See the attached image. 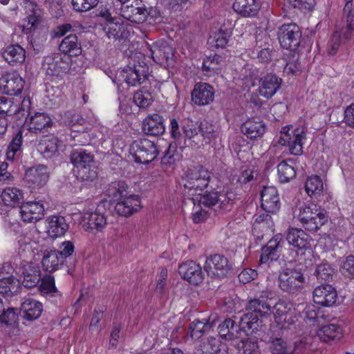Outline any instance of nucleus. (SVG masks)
<instances>
[{
	"mask_svg": "<svg viewBox=\"0 0 354 354\" xmlns=\"http://www.w3.org/2000/svg\"><path fill=\"white\" fill-rule=\"evenodd\" d=\"M212 179V174L202 165L188 168L182 177V182L185 189L189 191H200L207 189L205 192L198 194L200 205L213 207L218 204L220 208H225L232 203L234 196L232 192L221 193L215 189H208Z\"/></svg>",
	"mask_w": 354,
	"mask_h": 354,
	"instance_id": "f257e3e1",
	"label": "nucleus"
},
{
	"mask_svg": "<svg viewBox=\"0 0 354 354\" xmlns=\"http://www.w3.org/2000/svg\"><path fill=\"white\" fill-rule=\"evenodd\" d=\"M71 162L78 180L93 181L98 174V167L94 155L83 149H74L70 153Z\"/></svg>",
	"mask_w": 354,
	"mask_h": 354,
	"instance_id": "f03ea898",
	"label": "nucleus"
},
{
	"mask_svg": "<svg viewBox=\"0 0 354 354\" xmlns=\"http://www.w3.org/2000/svg\"><path fill=\"white\" fill-rule=\"evenodd\" d=\"M306 267L304 265L285 264L282 272L279 275V286L281 290L288 293H295L300 291L306 282L304 277Z\"/></svg>",
	"mask_w": 354,
	"mask_h": 354,
	"instance_id": "7ed1b4c3",
	"label": "nucleus"
},
{
	"mask_svg": "<svg viewBox=\"0 0 354 354\" xmlns=\"http://www.w3.org/2000/svg\"><path fill=\"white\" fill-rule=\"evenodd\" d=\"M145 59L143 54L136 53L131 57L128 65L123 68L122 76L129 86H140L149 79V67Z\"/></svg>",
	"mask_w": 354,
	"mask_h": 354,
	"instance_id": "20e7f679",
	"label": "nucleus"
},
{
	"mask_svg": "<svg viewBox=\"0 0 354 354\" xmlns=\"http://www.w3.org/2000/svg\"><path fill=\"white\" fill-rule=\"evenodd\" d=\"M297 217L302 226L310 232H316L328 221L326 212L314 203L301 205Z\"/></svg>",
	"mask_w": 354,
	"mask_h": 354,
	"instance_id": "39448f33",
	"label": "nucleus"
},
{
	"mask_svg": "<svg viewBox=\"0 0 354 354\" xmlns=\"http://www.w3.org/2000/svg\"><path fill=\"white\" fill-rule=\"evenodd\" d=\"M250 318L242 316L239 324L231 318L225 319L218 326L220 337L225 340H234L241 338L242 333L248 335V333L257 332V324L250 323Z\"/></svg>",
	"mask_w": 354,
	"mask_h": 354,
	"instance_id": "423d86ee",
	"label": "nucleus"
},
{
	"mask_svg": "<svg viewBox=\"0 0 354 354\" xmlns=\"http://www.w3.org/2000/svg\"><path fill=\"white\" fill-rule=\"evenodd\" d=\"M130 153L136 162L147 165L156 158L159 151L154 141L139 138L131 143Z\"/></svg>",
	"mask_w": 354,
	"mask_h": 354,
	"instance_id": "0eeeda50",
	"label": "nucleus"
},
{
	"mask_svg": "<svg viewBox=\"0 0 354 354\" xmlns=\"http://www.w3.org/2000/svg\"><path fill=\"white\" fill-rule=\"evenodd\" d=\"M204 270L212 279H221L232 272L233 265L225 255L214 254L207 257Z\"/></svg>",
	"mask_w": 354,
	"mask_h": 354,
	"instance_id": "6e6552de",
	"label": "nucleus"
},
{
	"mask_svg": "<svg viewBox=\"0 0 354 354\" xmlns=\"http://www.w3.org/2000/svg\"><path fill=\"white\" fill-rule=\"evenodd\" d=\"M277 37L283 48L295 53L300 46L301 31L295 24H283L279 28Z\"/></svg>",
	"mask_w": 354,
	"mask_h": 354,
	"instance_id": "1a4fd4ad",
	"label": "nucleus"
},
{
	"mask_svg": "<svg viewBox=\"0 0 354 354\" xmlns=\"http://www.w3.org/2000/svg\"><path fill=\"white\" fill-rule=\"evenodd\" d=\"M272 304L259 300L257 298L250 299L245 306L246 313L243 316H247L250 318V324L253 323L257 324V331L260 330L262 326V321L260 317H268L272 314Z\"/></svg>",
	"mask_w": 354,
	"mask_h": 354,
	"instance_id": "9d476101",
	"label": "nucleus"
},
{
	"mask_svg": "<svg viewBox=\"0 0 354 354\" xmlns=\"http://www.w3.org/2000/svg\"><path fill=\"white\" fill-rule=\"evenodd\" d=\"M48 167L44 165H38L28 168L24 174V185L31 189H39L43 187L49 179Z\"/></svg>",
	"mask_w": 354,
	"mask_h": 354,
	"instance_id": "9b49d317",
	"label": "nucleus"
},
{
	"mask_svg": "<svg viewBox=\"0 0 354 354\" xmlns=\"http://www.w3.org/2000/svg\"><path fill=\"white\" fill-rule=\"evenodd\" d=\"M284 240L281 234H277L270 239L261 248L260 263L267 264L270 267L271 263L277 261L281 255V249Z\"/></svg>",
	"mask_w": 354,
	"mask_h": 354,
	"instance_id": "f8f14e48",
	"label": "nucleus"
},
{
	"mask_svg": "<svg viewBox=\"0 0 354 354\" xmlns=\"http://www.w3.org/2000/svg\"><path fill=\"white\" fill-rule=\"evenodd\" d=\"M281 135L278 143L281 145H288L290 153L299 156L303 152L302 140L306 138V133L303 130L296 129L292 134L288 131H281Z\"/></svg>",
	"mask_w": 354,
	"mask_h": 354,
	"instance_id": "ddd939ff",
	"label": "nucleus"
},
{
	"mask_svg": "<svg viewBox=\"0 0 354 354\" xmlns=\"http://www.w3.org/2000/svg\"><path fill=\"white\" fill-rule=\"evenodd\" d=\"M153 60L165 68L173 67L174 50L166 42H157L151 48Z\"/></svg>",
	"mask_w": 354,
	"mask_h": 354,
	"instance_id": "4468645a",
	"label": "nucleus"
},
{
	"mask_svg": "<svg viewBox=\"0 0 354 354\" xmlns=\"http://www.w3.org/2000/svg\"><path fill=\"white\" fill-rule=\"evenodd\" d=\"M178 273L183 279L195 286L201 284L205 279L202 268L194 261H187L180 264Z\"/></svg>",
	"mask_w": 354,
	"mask_h": 354,
	"instance_id": "2eb2a0df",
	"label": "nucleus"
},
{
	"mask_svg": "<svg viewBox=\"0 0 354 354\" xmlns=\"http://www.w3.org/2000/svg\"><path fill=\"white\" fill-rule=\"evenodd\" d=\"M24 81L17 73H8L0 78V88L8 95L17 96L21 93Z\"/></svg>",
	"mask_w": 354,
	"mask_h": 354,
	"instance_id": "dca6fc26",
	"label": "nucleus"
},
{
	"mask_svg": "<svg viewBox=\"0 0 354 354\" xmlns=\"http://www.w3.org/2000/svg\"><path fill=\"white\" fill-rule=\"evenodd\" d=\"M214 88L209 84L198 82L192 91V100L196 105L205 106L214 101Z\"/></svg>",
	"mask_w": 354,
	"mask_h": 354,
	"instance_id": "f3484780",
	"label": "nucleus"
},
{
	"mask_svg": "<svg viewBox=\"0 0 354 354\" xmlns=\"http://www.w3.org/2000/svg\"><path fill=\"white\" fill-rule=\"evenodd\" d=\"M283 80L275 73H269L259 80V94L267 98H271L281 87Z\"/></svg>",
	"mask_w": 354,
	"mask_h": 354,
	"instance_id": "a211bd4d",
	"label": "nucleus"
},
{
	"mask_svg": "<svg viewBox=\"0 0 354 354\" xmlns=\"http://www.w3.org/2000/svg\"><path fill=\"white\" fill-rule=\"evenodd\" d=\"M337 293L335 288L329 284L316 287L313 291V301L324 307L333 306L337 301Z\"/></svg>",
	"mask_w": 354,
	"mask_h": 354,
	"instance_id": "6ab92c4d",
	"label": "nucleus"
},
{
	"mask_svg": "<svg viewBox=\"0 0 354 354\" xmlns=\"http://www.w3.org/2000/svg\"><path fill=\"white\" fill-rule=\"evenodd\" d=\"M44 212V206L41 201H29L20 205V214L24 222L35 223L41 220Z\"/></svg>",
	"mask_w": 354,
	"mask_h": 354,
	"instance_id": "aec40b11",
	"label": "nucleus"
},
{
	"mask_svg": "<svg viewBox=\"0 0 354 354\" xmlns=\"http://www.w3.org/2000/svg\"><path fill=\"white\" fill-rule=\"evenodd\" d=\"M261 206L268 213L277 212L281 205L277 189L274 187H265L261 192Z\"/></svg>",
	"mask_w": 354,
	"mask_h": 354,
	"instance_id": "412c9836",
	"label": "nucleus"
},
{
	"mask_svg": "<svg viewBox=\"0 0 354 354\" xmlns=\"http://www.w3.org/2000/svg\"><path fill=\"white\" fill-rule=\"evenodd\" d=\"M141 208V201L138 195L131 194L117 201L115 205L116 212L128 217L137 212Z\"/></svg>",
	"mask_w": 354,
	"mask_h": 354,
	"instance_id": "4be33fe9",
	"label": "nucleus"
},
{
	"mask_svg": "<svg viewBox=\"0 0 354 354\" xmlns=\"http://www.w3.org/2000/svg\"><path fill=\"white\" fill-rule=\"evenodd\" d=\"M141 208V201L138 195L131 194L117 201L115 205L116 212L128 217L137 212Z\"/></svg>",
	"mask_w": 354,
	"mask_h": 354,
	"instance_id": "5701e85b",
	"label": "nucleus"
},
{
	"mask_svg": "<svg viewBox=\"0 0 354 354\" xmlns=\"http://www.w3.org/2000/svg\"><path fill=\"white\" fill-rule=\"evenodd\" d=\"M44 67L47 75L62 77L69 71V63L59 56L45 58Z\"/></svg>",
	"mask_w": 354,
	"mask_h": 354,
	"instance_id": "b1692460",
	"label": "nucleus"
},
{
	"mask_svg": "<svg viewBox=\"0 0 354 354\" xmlns=\"http://www.w3.org/2000/svg\"><path fill=\"white\" fill-rule=\"evenodd\" d=\"M266 129L265 122L258 118L247 120L241 127L242 133L250 140L261 138L265 133Z\"/></svg>",
	"mask_w": 354,
	"mask_h": 354,
	"instance_id": "393cba45",
	"label": "nucleus"
},
{
	"mask_svg": "<svg viewBox=\"0 0 354 354\" xmlns=\"http://www.w3.org/2000/svg\"><path fill=\"white\" fill-rule=\"evenodd\" d=\"M266 344L271 354H293V351H288L287 341L282 337L281 328L272 330Z\"/></svg>",
	"mask_w": 354,
	"mask_h": 354,
	"instance_id": "a878e982",
	"label": "nucleus"
},
{
	"mask_svg": "<svg viewBox=\"0 0 354 354\" xmlns=\"http://www.w3.org/2000/svg\"><path fill=\"white\" fill-rule=\"evenodd\" d=\"M163 117L158 113L148 115L142 122V129L145 134L159 136L165 131Z\"/></svg>",
	"mask_w": 354,
	"mask_h": 354,
	"instance_id": "bb28decb",
	"label": "nucleus"
},
{
	"mask_svg": "<svg viewBox=\"0 0 354 354\" xmlns=\"http://www.w3.org/2000/svg\"><path fill=\"white\" fill-rule=\"evenodd\" d=\"M261 6L260 0H235L232 8L234 10L244 17L255 16Z\"/></svg>",
	"mask_w": 354,
	"mask_h": 354,
	"instance_id": "cd10ccee",
	"label": "nucleus"
},
{
	"mask_svg": "<svg viewBox=\"0 0 354 354\" xmlns=\"http://www.w3.org/2000/svg\"><path fill=\"white\" fill-rule=\"evenodd\" d=\"M59 50L69 57H78L82 54L81 41L76 34H70L65 37L59 46Z\"/></svg>",
	"mask_w": 354,
	"mask_h": 354,
	"instance_id": "c85d7f7f",
	"label": "nucleus"
},
{
	"mask_svg": "<svg viewBox=\"0 0 354 354\" xmlns=\"http://www.w3.org/2000/svg\"><path fill=\"white\" fill-rule=\"evenodd\" d=\"M53 125V120L46 113H35L30 118L28 130L31 133H44Z\"/></svg>",
	"mask_w": 354,
	"mask_h": 354,
	"instance_id": "c756f323",
	"label": "nucleus"
},
{
	"mask_svg": "<svg viewBox=\"0 0 354 354\" xmlns=\"http://www.w3.org/2000/svg\"><path fill=\"white\" fill-rule=\"evenodd\" d=\"M43 310L41 302L32 299H26L21 306L19 314L24 319L32 321L39 318Z\"/></svg>",
	"mask_w": 354,
	"mask_h": 354,
	"instance_id": "7c9ffc66",
	"label": "nucleus"
},
{
	"mask_svg": "<svg viewBox=\"0 0 354 354\" xmlns=\"http://www.w3.org/2000/svg\"><path fill=\"white\" fill-rule=\"evenodd\" d=\"M120 21H121L120 19L115 17V20L108 21L104 28V30L109 39L122 40L129 37V31L127 30L125 25Z\"/></svg>",
	"mask_w": 354,
	"mask_h": 354,
	"instance_id": "2f4dec72",
	"label": "nucleus"
},
{
	"mask_svg": "<svg viewBox=\"0 0 354 354\" xmlns=\"http://www.w3.org/2000/svg\"><path fill=\"white\" fill-rule=\"evenodd\" d=\"M2 57L11 66L21 64L26 59V50L19 44L9 45L2 52Z\"/></svg>",
	"mask_w": 354,
	"mask_h": 354,
	"instance_id": "473e14b6",
	"label": "nucleus"
},
{
	"mask_svg": "<svg viewBox=\"0 0 354 354\" xmlns=\"http://www.w3.org/2000/svg\"><path fill=\"white\" fill-rule=\"evenodd\" d=\"M286 240L290 245L298 249H308L310 247L308 235L301 229H288L286 234Z\"/></svg>",
	"mask_w": 354,
	"mask_h": 354,
	"instance_id": "72a5a7b5",
	"label": "nucleus"
},
{
	"mask_svg": "<svg viewBox=\"0 0 354 354\" xmlns=\"http://www.w3.org/2000/svg\"><path fill=\"white\" fill-rule=\"evenodd\" d=\"M84 219L86 221L84 225H86L87 229L91 230L101 231L107 224L106 216L104 213L101 212L99 207L93 212L85 213Z\"/></svg>",
	"mask_w": 354,
	"mask_h": 354,
	"instance_id": "f704fd0d",
	"label": "nucleus"
},
{
	"mask_svg": "<svg viewBox=\"0 0 354 354\" xmlns=\"http://www.w3.org/2000/svg\"><path fill=\"white\" fill-rule=\"evenodd\" d=\"M3 204L6 206L15 207L24 203V193L17 187H6L1 195Z\"/></svg>",
	"mask_w": 354,
	"mask_h": 354,
	"instance_id": "c9c22d12",
	"label": "nucleus"
},
{
	"mask_svg": "<svg viewBox=\"0 0 354 354\" xmlns=\"http://www.w3.org/2000/svg\"><path fill=\"white\" fill-rule=\"evenodd\" d=\"M64 261L59 257V250H46L44 252L41 264L44 271L53 272L59 268Z\"/></svg>",
	"mask_w": 354,
	"mask_h": 354,
	"instance_id": "e433bc0d",
	"label": "nucleus"
},
{
	"mask_svg": "<svg viewBox=\"0 0 354 354\" xmlns=\"http://www.w3.org/2000/svg\"><path fill=\"white\" fill-rule=\"evenodd\" d=\"M48 234L50 237L57 238L63 236L68 229L64 217L53 216L48 219Z\"/></svg>",
	"mask_w": 354,
	"mask_h": 354,
	"instance_id": "4c0bfd02",
	"label": "nucleus"
},
{
	"mask_svg": "<svg viewBox=\"0 0 354 354\" xmlns=\"http://www.w3.org/2000/svg\"><path fill=\"white\" fill-rule=\"evenodd\" d=\"M23 277L22 284L27 288H32L41 281V273L39 267L28 265L23 268L21 272Z\"/></svg>",
	"mask_w": 354,
	"mask_h": 354,
	"instance_id": "58836bf2",
	"label": "nucleus"
},
{
	"mask_svg": "<svg viewBox=\"0 0 354 354\" xmlns=\"http://www.w3.org/2000/svg\"><path fill=\"white\" fill-rule=\"evenodd\" d=\"M343 21L344 26L341 29V33L346 40H349L354 30V7L344 6L343 9Z\"/></svg>",
	"mask_w": 354,
	"mask_h": 354,
	"instance_id": "ea45409f",
	"label": "nucleus"
},
{
	"mask_svg": "<svg viewBox=\"0 0 354 354\" xmlns=\"http://www.w3.org/2000/svg\"><path fill=\"white\" fill-rule=\"evenodd\" d=\"M232 35V31L229 29H223L221 27L217 32L209 36L207 44L211 48H223L228 43V39Z\"/></svg>",
	"mask_w": 354,
	"mask_h": 354,
	"instance_id": "a19ab883",
	"label": "nucleus"
},
{
	"mask_svg": "<svg viewBox=\"0 0 354 354\" xmlns=\"http://www.w3.org/2000/svg\"><path fill=\"white\" fill-rule=\"evenodd\" d=\"M272 305H273L271 308L272 314H274L277 322L287 323L288 324L294 323V319L287 310L286 304L283 302H276L274 301Z\"/></svg>",
	"mask_w": 354,
	"mask_h": 354,
	"instance_id": "79ce46f5",
	"label": "nucleus"
},
{
	"mask_svg": "<svg viewBox=\"0 0 354 354\" xmlns=\"http://www.w3.org/2000/svg\"><path fill=\"white\" fill-rule=\"evenodd\" d=\"M342 328L335 324L323 326L318 332L320 339L325 342L339 339L342 337Z\"/></svg>",
	"mask_w": 354,
	"mask_h": 354,
	"instance_id": "37998d69",
	"label": "nucleus"
},
{
	"mask_svg": "<svg viewBox=\"0 0 354 354\" xmlns=\"http://www.w3.org/2000/svg\"><path fill=\"white\" fill-rule=\"evenodd\" d=\"M23 143V132L21 129L17 130L6 150L8 160H13L16 156H19Z\"/></svg>",
	"mask_w": 354,
	"mask_h": 354,
	"instance_id": "c03bdc74",
	"label": "nucleus"
},
{
	"mask_svg": "<svg viewBox=\"0 0 354 354\" xmlns=\"http://www.w3.org/2000/svg\"><path fill=\"white\" fill-rule=\"evenodd\" d=\"M59 140L56 137L41 140L38 145V150L46 158H50L58 153Z\"/></svg>",
	"mask_w": 354,
	"mask_h": 354,
	"instance_id": "a18cd8bd",
	"label": "nucleus"
},
{
	"mask_svg": "<svg viewBox=\"0 0 354 354\" xmlns=\"http://www.w3.org/2000/svg\"><path fill=\"white\" fill-rule=\"evenodd\" d=\"M30 13L27 17V29L35 30L42 21V10L40 7L34 2L30 3Z\"/></svg>",
	"mask_w": 354,
	"mask_h": 354,
	"instance_id": "49530a36",
	"label": "nucleus"
},
{
	"mask_svg": "<svg viewBox=\"0 0 354 354\" xmlns=\"http://www.w3.org/2000/svg\"><path fill=\"white\" fill-rule=\"evenodd\" d=\"M128 185L124 181H115L112 182L107 189L108 195L112 196L113 198L118 201L126 196H127Z\"/></svg>",
	"mask_w": 354,
	"mask_h": 354,
	"instance_id": "de8ad7c7",
	"label": "nucleus"
},
{
	"mask_svg": "<svg viewBox=\"0 0 354 354\" xmlns=\"http://www.w3.org/2000/svg\"><path fill=\"white\" fill-rule=\"evenodd\" d=\"M19 288V281L12 276L0 278V294L10 297L12 296Z\"/></svg>",
	"mask_w": 354,
	"mask_h": 354,
	"instance_id": "09e8293b",
	"label": "nucleus"
},
{
	"mask_svg": "<svg viewBox=\"0 0 354 354\" xmlns=\"http://www.w3.org/2000/svg\"><path fill=\"white\" fill-rule=\"evenodd\" d=\"M279 179L281 183H287L296 176V170L293 165L283 160L277 165Z\"/></svg>",
	"mask_w": 354,
	"mask_h": 354,
	"instance_id": "8fccbe9b",
	"label": "nucleus"
},
{
	"mask_svg": "<svg viewBox=\"0 0 354 354\" xmlns=\"http://www.w3.org/2000/svg\"><path fill=\"white\" fill-rule=\"evenodd\" d=\"M211 328L210 324L205 319H195L189 326V334L192 339H198Z\"/></svg>",
	"mask_w": 354,
	"mask_h": 354,
	"instance_id": "3c124183",
	"label": "nucleus"
},
{
	"mask_svg": "<svg viewBox=\"0 0 354 354\" xmlns=\"http://www.w3.org/2000/svg\"><path fill=\"white\" fill-rule=\"evenodd\" d=\"M133 101L140 108H147L151 104L153 97L151 93L143 86L135 93Z\"/></svg>",
	"mask_w": 354,
	"mask_h": 354,
	"instance_id": "603ef678",
	"label": "nucleus"
},
{
	"mask_svg": "<svg viewBox=\"0 0 354 354\" xmlns=\"http://www.w3.org/2000/svg\"><path fill=\"white\" fill-rule=\"evenodd\" d=\"M84 121V118L74 110L65 111L60 115L61 123L70 128L77 124H82Z\"/></svg>",
	"mask_w": 354,
	"mask_h": 354,
	"instance_id": "864d4df0",
	"label": "nucleus"
},
{
	"mask_svg": "<svg viewBox=\"0 0 354 354\" xmlns=\"http://www.w3.org/2000/svg\"><path fill=\"white\" fill-rule=\"evenodd\" d=\"M183 130L185 138L192 140L196 145L199 144V141L195 140L200 132L199 124H198V122L195 123L193 120L189 119L185 120Z\"/></svg>",
	"mask_w": 354,
	"mask_h": 354,
	"instance_id": "5fc2aeb1",
	"label": "nucleus"
},
{
	"mask_svg": "<svg viewBox=\"0 0 354 354\" xmlns=\"http://www.w3.org/2000/svg\"><path fill=\"white\" fill-rule=\"evenodd\" d=\"M206 354H227V347L214 337L208 338L207 344L201 348Z\"/></svg>",
	"mask_w": 354,
	"mask_h": 354,
	"instance_id": "6e6d98bb",
	"label": "nucleus"
},
{
	"mask_svg": "<svg viewBox=\"0 0 354 354\" xmlns=\"http://www.w3.org/2000/svg\"><path fill=\"white\" fill-rule=\"evenodd\" d=\"M305 189L307 194L310 196L314 194H320L323 190V183L318 176H312L306 181Z\"/></svg>",
	"mask_w": 354,
	"mask_h": 354,
	"instance_id": "4d7b16f0",
	"label": "nucleus"
},
{
	"mask_svg": "<svg viewBox=\"0 0 354 354\" xmlns=\"http://www.w3.org/2000/svg\"><path fill=\"white\" fill-rule=\"evenodd\" d=\"M334 268L328 263H322L317 266L314 275L318 280L329 281L334 274Z\"/></svg>",
	"mask_w": 354,
	"mask_h": 354,
	"instance_id": "13d9d810",
	"label": "nucleus"
},
{
	"mask_svg": "<svg viewBox=\"0 0 354 354\" xmlns=\"http://www.w3.org/2000/svg\"><path fill=\"white\" fill-rule=\"evenodd\" d=\"M100 0H71L73 10L77 12H85L96 8Z\"/></svg>",
	"mask_w": 354,
	"mask_h": 354,
	"instance_id": "bf43d9fd",
	"label": "nucleus"
},
{
	"mask_svg": "<svg viewBox=\"0 0 354 354\" xmlns=\"http://www.w3.org/2000/svg\"><path fill=\"white\" fill-rule=\"evenodd\" d=\"M238 348L243 349V354H262L257 339L242 338Z\"/></svg>",
	"mask_w": 354,
	"mask_h": 354,
	"instance_id": "052dcab7",
	"label": "nucleus"
},
{
	"mask_svg": "<svg viewBox=\"0 0 354 354\" xmlns=\"http://www.w3.org/2000/svg\"><path fill=\"white\" fill-rule=\"evenodd\" d=\"M39 290L41 294L55 296L58 293L57 289L55 285V279L53 277L46 276L41 279V283L39 286Z\"/></svg>",
	"mask_w": 354,
	"mask_h": 354,
	"instance_id": "680f3d73",
	"label": "nucleus"
},
{
	"mask_svg": "<svg viewBox=\"0 0 354 354\" xmlns=\"http://www.w3.org/2000/svg\"><path fill=\"white\" fill-rule=\"evenodd\" d=\"M199 130L204 138L210 140L216 138L218 127L212 122L204 120L199 123Z\"/></svg>",
	"mask_w": 354,
	"mask_h": 354,
	"instance_id": "e2e57ef3",
	"label": "nucleus"
},
{
	"mask_svg": "<svg viewBox=\"0 0 354 354\" xmlns=\"http://www.w3.org/2000/svg\"><path fill=\"white\" fill-rule=\"evenodd\" d=\"M98 7L97 6V9L95 11V15L96 17H101L106 22L111 21V20H115V17H113L111 15V10H113V6L111 3L108 2L100 1L99 3Z\"/></svg>",
	"mask_w": 354,
	"mask_h": 354,
	"instance_id": "0e129e2a",
	"label": "nucleus"
},
{
	"mask_svg": "<svg viewBox=\"0 0 354 354\" xmlns=\"http://www.w3.org/2000/svg\"><path fill=\"white\" fill-rule=\"evenodd\" d=\"M223 61V57L217 54L206 57L203 62L202 68L203 71H216L218 69V66Z\"/></svg>",
	"mask_w": 354,
	"mask_h": 354,
	"instance_id": "69168bd1",
	"label": "nucleus"
},
{
	"mask_svg": "<svg viewBox=\"0 0 354 354\" xmlns=\"http://www.w3.org/2000/svg\"><path fill=\"white\" fill-rule=\"evenodd\" d=\"M283 71L288 75H297L301 73V66L299 61L298 56H296L294 54L290 57H289V59L287 61V63L284 67Z\"/></svg>",
	"mask_w": 354,
	"mask_h": 354,
	"instance_id": "338daca9",
	"label": "nucleus"
},
{
	"mask_svg": "<svg viewBox=\"0 0 354 354\" xmlns=\"http://www.w3.org/2000/svg\"><path fill=\"white\" fill-rule=\"evenodd\" d=\"M133 3H135L137 10L136 12V16H134V19H136V24H142L147 21L148 16L149 15V12L147 10L145 4L143 3L142 0H133Z\"/></svg>",
	"mask_w": 354,
	"mask_h": 354,
	"instance_id": "774afa93",
	"label": "nucleus"
}]
</instances>
